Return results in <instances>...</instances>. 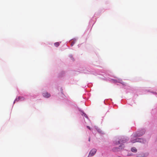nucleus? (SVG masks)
<instances>
[{"label":"nucleus","instance_id":"nucleus-1","mask_svg":"<svg viewBox=\"0 0 157 157\" xmlns=\"http://www.w3.org/2000/svg\"><path fill=\"white\" fill-rule=\"evenodd\" d=\"M144 133V132L143 131L142 132H140L136 133L135 134H132L131 136V141L132 143H134L137 142H143V139L141 138H137L138 137L142 135Z\"/></svg>","mask_w":157,"mask_h":157},{"label":"nucleus","instance_id":"nucleus-2","mask_svg":"<svg viewBox=\"0 0 157 157\" xmlns=\"http://www.w3.org/2000/svg\"><path fill=\"white\" fill-rule=\"evenodd\" d=\"M124 147L123 144H121L119 147V148L115 147L113 148V151L116 152L119 151V150L121 149L122 148H123Z\"/></svg>","mask_w":157,"mask_h":157},{"label":"nucleus","instance_id":"nucleus-3","mask_svg":"<svg viewBox=\"0 0 157 157\" xmlns=\"http://www.w3.org/2000/svg\"><path fill=\"white\" fill-rule=\"evenodd\" d=\"M97 150L96 149L93 148L92 149L90 152L89 156H93L96 153Z\"/></svg>","mask_w":157,"mask_h":157},{"label":"nucleus","instance_id":"nucleus-4","mask_svg":"<svg viewBox=\"0 0 157 157\" xmlns=\"http://www.w3.org/2000/svg\"><path fill=\"white\" fill-rule=\"evenodd\" d=\"M43 96L45 98H48L50 97L51 95L47 92H44L43 94Z\"/></svg>","mask_w":157,"mask_h":157},{"label":"nucleus","instance_id":"nucleus-5","mask_svg":"<svg viewBox=\"0 0 157 157\" xmlns=\"http://www.w3.org/2000/svg\"><path fill=\"white\" fill-rule=\"evenodd\" d=\"M131 151L132 152H136L137 150L136 149L135 147H133L131 148Z\"/></svg>","mask_w":157,"mask_h":157},{"label":"nucleus","instance_id":"nucleus-6","mask_svg":"<svg viewBox=\"0 0 157 157\" xmlns=\"http://www.w3.org/2000/svg\"><path fill=\"white\" fill-rule=\"evenodd\" d=\"M59 42H56L54 44V45L56 47H58L59 45Z\"/></svg>","mask_w":157,"mask_h":157},{"label":"nucleus","instance_id":"nucleus-7","mask_svg":"<svg viewBox=\"0 0 157 157\" xmlns=\"http://www.w3.org/2000/svg\"><path fill=\"white\" fill-rule=\"evenodd\" d=\"M75 43V42H74V41H72L71 42V46H73V45H74V44Z\"/></svg>","mask_w":157,"mask_h":157},{"label":"nucleus","instance_id":"nucleus-8","mask_svg":"<svg viewBox=\"0 0 157 157\" xmlns=\"http://www.w3.org/2000/svg\"><path fill=\"white\" fill-rule=\"evenodd\" d=\"M22 98V97H18L17 98V99L16 100H17V99H18V100H19V99H20L21 98Z\"/></svg>","mask_w":157,"mask_h":157},{"label":"nucleus","instance_id":"nucleus-9","mask_svg":"<svg viewBox=\"0 0 157 157\" xmlns=\"http://www.w3.org/2000/svg\"><path fill=\"white\" fill-rule=\"evenodd\" d=\"M120 141L122 143H125V141L124 140H122V141H121V140H120Z\"/></svg>","mask_w":157,"mask_h":157},{"label":"nucleus","instance_id":"nucleus-10","mask_svg":"<svg viewBox=\"0 0 157 157\" xmlns=\"http://www.w3.org/2000/svg\"><path fill=\"white\" fill-rule=\"evenodd\" d=\"M84 117H87V116L86 115V114L84 113Z\"/></svg>","mask_w":157,"mask_h":157},{"label":"nucleus","instance_id":"nucleus-11","mask_svg":"<svg viewBox=\"0 0 157 157\" xmlns=\"http://www.w3.org/2000/svg\"><path fill=\"white\" fill-rule=\"evenodd\" d=\"M87 128L89 129L90 130V129H90V127L89 126H87Z\"/></svg>","mask_w":157,"mask_h":157},{"label":"nucleus","instance_id":"nucleus-12","mask_svg":"<svg viewBox=\"0 0 157 157\" xmlns=\"http://www.w3.org/2000/svg\"><path fill=\"white\" fill-rule=\"evenodd\" d=\"M90 141V138H89V141Z\"/></svg>","mask_w":157,"mask_h":157},{"label":"nucleus","instance_id":"nucleus-13","mask_svg":"<svg viewBox=\"0 0 157 157\" xmlns=\"http://www.w3.org/2000/svg\"><path fill=\"white\" fill-rule=\"evenodd\" d=\"M121 143V142H120V141L119 142V144H120Z\"/></svg>","mask_w":157,"mask_h":157}]
</instances>
